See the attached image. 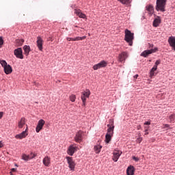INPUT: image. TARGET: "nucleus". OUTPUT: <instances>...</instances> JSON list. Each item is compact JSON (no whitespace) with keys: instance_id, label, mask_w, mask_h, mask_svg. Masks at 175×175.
<instances>
[{"instance_id":"f257e3e1","label":"nucleus","mask_w":175,"mask_h":175,"mask_svg":"<svg viewBox=\"0 0 175 175\" xmlns=\"http://www.w3.org/2000/svg\"><path fill=\"white\" fill-rule=\"evenodd\" d=\"M124 33V40L129 43V46H133V39H135L133 33L131 32L129 29H126Z\"/></svg>"},{"instance_id":"f03ea898","label":"nucleus","mask_w":175,"mask_h":175,"mask_svg":"<svg viewBox=\"0 0 175 175\" xmlns=\"http://www.w3.org/2000/svg\"><path fill=\"white\" fill-rule=\"evenodd\" d=\"M166 0H157L156 1V10L157 12H165L166 10Z\"/></svg>"},{"instance_id":"7ed1b4c3","label":"nucleus","mask_w":175,"mask_h":175,"mask_svg":"<svg viewBox=\"0 0 175 175\" xmlns=\"http://www.w3.org/2000/svg\"><path fill=\"white\" fill-rule=\"evenodd\" d=\"M0 64L1 66L3 67L4 72L5 75H10L12 72H13V70L12 69V66L9 64H8V62L5 60H0Z\"/></svg>"},{"instance_id":"20e7f679","label":"nucleus","mask_w":175,"mask_h":175,"mask_svg":"<svg viewBox=\"0 0 175 175\" xmlns=\"http://www.w3.org/2000/svg\"><path fill=\"white\" fill-rule=\"evenodd\" d=\"M67 163L68 164V167L70 170H75V167H76V163L73 160V157H66Z\"/></svg>"},{"instance_id":"39448f33","label":"nucleus","mask_w":175,"mask_h":175,"mask_svg":"<svg viewBox=\"0 0 175 175\" xmlns=\"http://www.w3.org/2000/svg\"><path fill=\"white\" fill-rule=\"evenodd\" d=\"M44 124H46V121H44V120L43 119H40L38 121L37 126L36 128V132L37 133H39L43 129V126H44Z\"/></svg>"},{"instance_id":"423d86ee","label":"nucleus","mask_w":175,"mask_h":175,"mask_svg":"<svg viewBox=\"0 0 175 175\" xmlns=\"http://www.w3.org/2000/svg\"><path fill=\"white\" fill-rule=\"evenodd\" d=\"M158 51V48H154L150 50H146L141 53V57H144V58L147 57L150 54H152V53H157Z\"/></svg>"},{"instance_id":"0eeeda50","label":"nucleus","mask_w":175,"mask_h":175,"mask_svg":"<svg viewBox=\"0 0 175 175\" xmlns=\"http://www.w3.org/2000/svg\"><path fill=\"white\" fill-rule=\"evenodd\" d=\"M107 66V62L106 61L103 60L100 63L94 65L93 66L94 70H98V69H100V68H106Z\"/></svg>"},{"instance_id":"6e6552de","label":"nucleus","mask_w":175,"mask_h":175,"mask_svg":"<svg viewBox=\"0 0 175 175\" xmlns=\"http://www.w3.org/2000/svg\"><path fill=\"white\" fill-rule=\"evenodd\" d=\"M14 53L16 58H19L20 59H23L24 58V55H23V49L18 48L14 51Z\"/></svg>"},{"instance_id":"1a4fd4ad","label":"nucleus","mask_w":175,"mask_h":175,"mask_svg":"<svg viewBox=\"0 0 175 175\" xmlns=\"http://www.w3.org/2000/svg\"><path fill=\"white\" fill-rule=\"evenodd\" d=\"M113 154L112 159L114 162H117L120 159V157L122 154V151L115 150Z\"/></svg>"},{"instance_id":"9d476101","label":"nucleus","mask_w":175,"mask_h":175,"mask_svg":"<svg viewBox=\"0 0 175 175\" xmlns=\"http://www.w3.org/2000/svg\"><path fill=\"white\" fill-rule=\"evenodd\" d=\"M75 141L77 143H81V142H83V131H78L75 137Z\"/></svg>"},{"instance_id":"9b49d317","label":"nucleus","mask_w":175,"mask_h":175,"mask_svg":"<svg viewBox=\"0 0 175 175\" xmlns=\"http://www.w3.org/2000/svg\"><path fill=\"white\" fill-rule=\"evenodd\" d=\"M76 151H77V147L75 146V145H70L67 150V154L70 155V157H72Z\"/></svg>"},{"instance_id":"f8f14e48","label":"nucleus","mask_w":175,"mask_h":175,"mask_svg":"<svg viewBox=\"0 0 175 175\" xmlns=\"http://www.w3.org/2000/svg\"><path fill=\"white\" fill-rule=\"evenodd\" d=\"M36 43L37 47L40 50V51H43V39H42V37H37Z\"/></svg>"},{"instance_id":"ddd939ff","label":"nucleus","mask_w":175,"mask_h":175,"mask_svg":"<svg viewBox=\"0 0 175 175\" xmlns=\"http://www.w3.org/2000/svg\"><path fill=\"white\" fill-rule=\"evenodd\" d=\"M111 124H107V134L113 135L114 133V122L110 120Z\"/></svg>"},{"instance_id":"4468645a","label":"nucleus","mask_w":175,"mask_h":175,"mask_svg":"<svg viewBox=\"0 0 175 175\" xmlns=\"http://www.w3.org/2000/svg\"><path fill=\"white\" fill-rule=\"evenodd\" d=\"M28 131V127H27L26 130L25 131H23L21 133L18 134L15 136L16 139H25L27 136H28V133L27 131Z\"/></svg>"},{"instance_id":"2eb2a0df","label":"nucleus","mask_w":175,"mask_h":175,"mask_svg":"<svg viewBox=\"0 0 175 175\" xmlns=\"http://www.w3.org/2000/svg\"><path fill=\"white\" fill-rule=\"evenodd\" d=\"M42 163L44 166L49 167V166H50V163H51V159L48 156L45 157L42 160Z\"/></svg>"},{"instance_id":"dca6fc26","label":"nucleus","mask_w":175,"mask_h":175,"mask_svg":"<svg viewBox=\"0 0 175 175\" xmlns=\"http://www.w3.org/2000/svg\"><path fill=\"white\" fill-rule=\"evenodd\" d=\"M168 43L173 50L175 51V37L171 36L168 38Z\"/></svg>"},{"instance_id":"f3484780","label":"nucleus","mask_w":175,"mask_h":175,"mask_svg":"<svg viewBox=\"0 0 175 175\" xmlns=\"http://www.w3.org/2000/svg\"><path fill=\"white\" fill-rule=\"evenodd\" d=\"M128 58V53L126 52H122L119 55V61L120 62H124L125 59Z\"/></svg>"},{"instance_id":"a211bd4d","label":"nucleus","mask_w":175,"mask_h":175,"mask_svg":"<svg viewBox=\"0 0 175 175\" xmlns=\"http://www.w3.org/2000/svg\"><path fill=\"white\" fill-rule=\"evenodd\" d=\"M126 174H127V175L135 174V167H133V165L129 166L126 170Z\"/></svg>"},{"instance_id":"6ab92c4d","label":"nucleus","mask_w":175,"mask_h":175,"mask_svg":"<svg viewBox=\"0 0 175 175\" xmlns=\"http://www.w3.org/2000/svg\"><path fill=\"white\" fill-rule=\"evenodd\" d=\"M24 125H25V118H21V120L18 122V128L21 129Z\"/></svg>"},{"instance_id":"aec40b11","label":"nucleus","mask_w":175,"mask_h":175,"mask_svg":"<svg viewBox=\"0 0 175 175\" xmlns=\"http://www.w3.org/2000/svg\"><path fill=\"white\" fill-rule=\"evenodd\" d=\"M75 14L79 16L80 18H85L86 16L80 10H75Z\"/></svg>"},{"instance_id":"412c9836","label":"nucleus","mask_w":175,"mask_h":175,"mask_svg":"<svg viewBox=\"0 0 175 175\" xmlns=\"http://www.w3.org/2000/svg\"><path fill=\"white\" fill-rule=\"evenodd\" d=\"M161 24V17L157 16L153 21V27H159Z\"/></svg>"},{"instance_id":"4be33fe9","label":"nucleus","mask_w":175,"mask_h":175,"mask_svg":"<svg viewBox=\"0 0 175 175\" xmlns=\"http://www.w3.org/2000/svg\"><path fill=\"white\" fill-rule=\"evenodd\" d=\"M23 50L25 51V55L28 56L29 55V52L31 51V47L28 45H25L23 46Z\"/></svg>"},{"instance_id":"5701e85b","label":"nucleus","mask_w":175,"mask_h":175,"mask_svg":"<svg viewBox=\"0 0 175 175\" xmlns=\"http://www.w3.org/2000/svg\"><path fill=\"white\" fill-rule=\"evenodd\" d=\"M90 95H91V92H90V90H87L86 92H82L81 98V99H83V98H85L86 99V98H90Z\"/></svg>"},{"instance_id":"b1692460","label":"nucleus","mask_w":175,"mask_h":175,"mask_svg":"<svg viewBox=\"0 0 175 175\" xmlns=\"http://www.w3.org/2000/svg\"><path fill=\"white\" fill-rule=\"evenodd\" d=\"M94 152H96V154H99V152H100V150H102V146L96 145L94 147Z\"/></svg>"},{"instance_id":"393cba45","label":"nucleus","mask_w":175,"mask_h":175,"mask_svg":"<svg viewBox=\"0 0 175 175\" xmlns=\"http://www.w3.org/2000/svg\"><path fill=\"white\" fill-rule=\"evenodd\" d=\"M146 10L150 13V14H152L154 13V6L152 5H149L146 6Z\"/></svg>"},{"instance_id":"a878e982","label":"nucleus","mask_w":175,"mask_h":175,"mask_svg":"<svg viewBox=\"0 0 175 175\" xmlns=\"http://www.w3.org/2000/svg\"><path fill=\"white\" fill-rule=\"evenodd\" d=\"M112 136H113V134H107V133L105 135V143H110Z\"/></svg>"},{"instance_id":"bb28decb","label":"nucleus","mask_w":175,"mask_h":175,"mask_svg":"<svg viewBox=\"0 0 175 175\" xmlns=\"http://www.w3.org/2000/svg\"><path fill=\"white\" fill-rule=\"evenodd\" d=\"M23 44H24V40L23 39L16 40V44L18 47H20V46H23Z\"/></svg>"},{"instance_id":"cd10ccee","label":"nucleus","mask_w":175,"mask_h":175,"mask_svg":"<svg viewBox=\"0 0 175 175\" xmlns=\"http://www.w3.org/2000/svg\"><path fill=\"white\" fill-rule=\"evenodd\" d=\"M86 38H87V36H83V37L77 36L76 38H74V42H79V40H84V39H85Z\"/></svg>"},{"instance_id":"c85d7f7f","label":"nucleus","mask_w":175,"mask_h":175,"mask_svg":"<svg viewBox=\"0 0 175 175\" xmlns=\"http://www.w3.org/2000/svg\"><path fill=\"white\" fill-rule=\"evenodd\" d=\"M22 159H23V161H30L31 157H29V154L27 155L25 154H23L22 155Z\"/></svg>"},{"instance_id":"c756f323","label":"nucleus","mask_w":175,"mask_h":175,"mask_svg":"<svg viewBox=\"0 0 175 175\" xmlns=\"http://www.w3.org/2000/svg\"><path fill=\"white\" fill-rule=\"evenodd\" d=\"M119 2L122 3V5H129L131 3V0H118Z\"/></svg>"},{"instance_id":"7c9ffc66","label":"nucleus","mask_w":175,"mask_h":175,"mask_svg":"<svg viewBox=\"0 0 175 175\" xmlns=\"http://www.w3.org/2000/svg\"><path fill=\"white\" fill-rule=\"evenodd\" d=\"M158 69V67H157V66H154L153 68L151 69L150 70V77H152V76H154V72H155V70H157Z\"/></svg>"},{"instance_id":"2f4dec72","label":"nucleus","mask_w":175,"mask_h":175,"mask_svg":"<svg viewBox=\"0 0 175 175\" xmlns=\"http://www.w3.org/2000/svg\"><path fill=\"white\" fill-rule=\"evenodd\" d=\"M169 118H170V122H174L175 114H172L171 116H170Z\"/></svg>"},{"instance_id":"473e14b6","label":"nucleus","mask_w":175,"mask_h":175,"mask_svg":"<svg viewBox=\"0 0 175 175\" xmlns=\"http://www.w3.org/2000/svg\"><path fill=\"white\" fill-rule=\"evenodd\" d=\"M70 100H71V102H75L76 100V95L72 94L70 96Z\"/></svg>"},{"instance_id":"72a5a7b5","label":"nucleus","mask_w":175,"mask_h":175,"mask_svg":"<svg viewBox=\"0 0 175 175\" xmlns=\"http://www.w3.org/2000/svg\"><path fill=\"white\" fill-rule=\"evenodd\" d=\"M29 157H30V159H33V158L36 157V154L31 152L30 154H29Z\"/></svg>"},{"instance_id":"f704fd0d","label":"nucleus","mask_w":175,"mask_h":175,"mask_svg":"<svg viewBox=\"0 0 175 175\" xmlns=\"http://www.w3.org/2000/svg\"><path fill=\"white\" fill-rule=\"evenodd\" d=\"M142 142H143V138H142V137H139V138H137V139H136V142H137V143L140 144V143H142Z\"/></svg>"},{"instance_id":"c9c22d12","label":"nucleus","mask_w":175,"mask_h":175,"mask_svg":"<svg viewBox=\"0 0 175 175\" xmlns=\"http://www.w3.org/2000/svg\"><path fill=\"white\" fill-rule=\"evenodd\" d=\"M66 40H68V42H75V38L68 37Z\"/></svg>"},{"instance_id":"e433bc0d","label":"nucleus","mask_w":175,"mask_h":175,"mask_svg":"<svg viewBox=\"0 0 175 175\" xmlns=\"http://www.w3.org/2000/svg\"><path fill=\"white\" fill-rule=\"evenodd\" d=\"M81 100H82V102H83V106H85V102H87V98H84V97H82Z\"/></svg>"},{"instance_id":"4c0bfd02","label":"nucleus","mask_w":175,"mask_h":175,"mask_svg":"<svg viewBox=\"0 0 175 175\" xmlns=\"http://www.w3.org/2000/svg\"><path fill=\"white\" fill-rule=\"evenodd\" d=\"M3 45V38L2 37H0V47H2Z\"/></svg>"},{"instance_id":"58836bf2","label":"nucleus","mask_w":175,"mask_h":175,"mask_svg":"<svg viewBox=\"0 0 175 175\" xmlns=\"http://www.w3.org/2000/svg\"><path fill=\"white\" fill-rule=\"evenodd\" d=\"M159 64H161V60H157L154 64V66H156V68H158Z\"/></svg>"},{"instance_id":"ea45409f","label":"nucleus","mask_w":175,"mask_h":175,"mask_svg":"<svg viewBox=\"0 0 175 175\" xmlns=\"http://www.w3.org/2000/svg\"><path fill=\"white\" fill-rule=\"evenodd\" d=\"M133 161H135V162H139V158H137L136 157H133Z\"/></svg>"},{"instance_id":"a19ab883","label":"nucleus","mask_w":175,"mask_h":175,"mask_svg":"<svg viewBox=\"0 0 175 175\" xmlns=\"http://www.w3.org/2000/svg\"><path fill=\"white\" fill-rule=\"evenodd\" d=\"M149 49H152L154 47V44H148Z\"/></svg>"},{"instance_id":"79ce46f5","label":"nucleus","mask_w":175,"mask_h":175,"mask_svg":"<svg viewBox=\"0 0 175 175\" xmlns=\"http://www.w3.org/2000/svg\"><path fill=\"white\" fill-rule=\"evenodd\" d=\"M151 124V122H146L144 123V125H150Z\"/></svg>"},{"instance_id":"37998d69","label":"nucleus","mask_w":175,"mask_h":175,"mask_svg":"<svg viewBox=\"0 0 175 175\" xmlns=\"http://www.w3.org/2000/svg\"><path fill=\"white\" fill-rule=\"evenodd\" d=\"M3 117V112H0V120Z\"/></svg>"},{"instance_id":"c03bdc74","label":"nucleus","mask_w":175,"mask_h":175,"mask_svg":"<svg viewBox=\"0 0 175 175\" xmlns=\"http://www.w3.org/2000/svg\"><path fill=\"white\" fill-rule=\"evenodd\" d=\"M2 147H3V144L2 142H0V148H2Z\"/></svg>"},{"instance_id":"a18cd8bd","label":"nucleus","mask_w":175,"mask_h":175,"mask_svg":"<svg viewBox=\"0 0 175 175\" xmlns=\"http://www.w3.org/2000/svg\"><path fill=\"white\" fill-rule=\"evenodd\" d=\"M164 128H169V124H163Z\"/></svg>"},{"instance_id":"49530a36","label":"nucleus","mask_w":175,"mask_h":175,"mask_svg":"<svg viewBox=\"0 0 175 175\" xmlns=\"http://www.w3.org/2000/svg\"><path fill=\"white\" fill-rule=\"evenodd\" d=\"M134 77H135V79H137V77H139V75H135L134 76Z\"/></svg>"},{"instance_id":"de8ad7c7","label":"nucleus","mask_w":175,"mask_h":175,"mask_svg":"<svg viewBox=\"0 0 175 175\" xmlns=\"http://www.w3.org/2000/svg\"><path fill=\"white\" fill-rule=\"evenodd\" d=\"M11 170H12V172H16V168H12Z\"/></svg>"},{"instance_id":"09e8293b","label":"nucleus","mask_w":175,"mask_h":175,"mask_svg":"<svg viewBox=\"0 0 175 175\" xmlns=\"http://www.w3.org/2000/svg\"><path fill=\"white\" fill-rule=\"evenodd\" d=\"M148 130L146 129V130H145V135H148V132L147 131Z\"/></svg>"},{"instance_id":"8fccbe9b","label":"nucleus","mask_w":175,"mask_h":175,"mask_svg":"<svg viewBox=\"0 0 175 175\" xmlns=\"http://www.w3.org/2000/svg\"><path fill=\"white\" fill-rule=\"evenodd\" d=\"M142 128V126H138L137 129H140Z\"/></svg>"},{"instance_id":"3c124183","label":"nucleus","mask_w":175,"mask_h":175,"mask_svg":"<svg viewBox=\"0 0 175 175\" xmlns=\"http://www.w3.org/2000/svg\"><path fill=\"white\" fill-rule=\"evenodd\" d=\"M15 165H16V166H18V165H17V164H16Z\"/></svg>"}]
</instances>
